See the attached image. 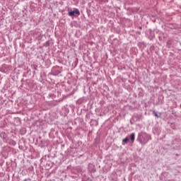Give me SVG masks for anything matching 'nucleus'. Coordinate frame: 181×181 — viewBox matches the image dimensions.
Wrapping results in <instances>:
<instances>
[{
    "instance_id": "1",
    "label": "nucleus",
    "mask_w": 181,
    "mask_h": 181,
    "mask_svg": "<svg viewBox=\"0 0 181 181\" xmlns=\"http://www.w3.org/2000/svg\"><path fill=\"white\" fill-rule=\"evenodd\" d=\"M138 139L141 145H145V144H148L149 139H151V136L148 135L146 133H141L139 135Z\"/></svg>"
},
{
    "instance_id": "2",
    "label": "nucleus",
    "mask_w": 181,
    "mask_h": 181,
    "mask_svg": "<svg viewBox=\"0 0 181 181\" xmlns=\"http://www.w3.org/2000/svg\"><path fill=\"white\" fill-rule=\"evenodd\" d=\"M74 15H80V11L76 8L74 11H71L69 12V16H74Z\"/></svg>"
},
{
    "instance_id": "3",
    "label": "nucleus",
    "mask_w": 181,
    "mask_h": 181,
    "mask_svg": "<svg viewBox=\"0 0 181 181\" xmlns=\"http://www.w3.org/2000/svg\"><path fill=\"white\" fill-rule=\"evenodd\" d=\"M130 139L132 142H134V141H135V133H132L130 134Z\"/></svg>"
},
{
    "instance_id": "4",
    "label": "nucleus",
    "mask_w": 181,
    "mask_h": 181,
    "mask_svg": "<svg viewBox=\"0 0 181 181\" xmlns=\"http://www.w3.org/2000/svg\"><path fill=\"white\" fill-rule=\"evenodd\" d=\"M128 141H129L128 137H126L125 139H124L122 140L123 145H124V144H127V142H128Z\"/></svg>"
},
{
    "instance_id": "5",
    "label": "nucleus",
    "mask_w": 181,
    "mask_h": 181,
    "mask_svg": "<svg viewBox=\"0 0 181 181\" xmlns=\"http://www.w3.org/2000/svg\"><path fill=\"white\" fill-rule=\"evenodd\" d=\"M155 117H157V118H158L159 115H158V114L156 112L154 113Z\"/></svg>"
}]
</instances>
